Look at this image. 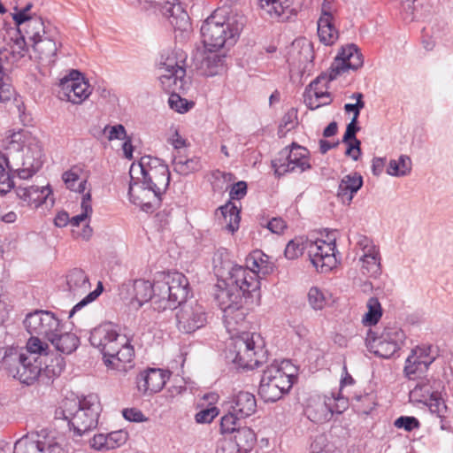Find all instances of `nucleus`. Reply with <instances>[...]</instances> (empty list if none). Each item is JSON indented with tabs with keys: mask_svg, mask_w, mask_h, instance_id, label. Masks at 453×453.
Listing matches in <instances>:
<instances>
[{
	"mask_svg": "<svg viewBox=\"0 0 453 453\" xmlns=\"http://www.w3.org/2000/svg\"><path fill=\"white\" fill-rule=\"evenodd\" d=\"M131 182L128 196L131 203L142 210L158 205L161 196L170 183V172L161 159L143 156L138 164H132L129 171Z\"/></svg>",
	"mask_w": 453,
	"mask_h": 453,
	"instance_id": "f257e3e1",
	"label": "nucleus"
},
{
	"mask_svg": "<svg viewBox=\"0 0 453 453\" xmlns=\"http://www.w3.org/2000/svg\"><path fill=\"white\" fill-rule=\"evenodd\" d=\"M14 90L4 74V69L0 70V103H5L12 99Z\"/></svg>",
	"mask_w": 453,
	"mask_h": 453,
	"instance_id": "052dcab7",
	"label": "nucleus"
},
{
	"mask_svg": "<svg viewBox=\"0 0 453 453\" xmlns=\"http://www.w3.org/2000/svg\"><path fill=\"white\" fill-rule=\"evenodd\" d=\"M27 52L26 42L23 37L11 38L0 50L1 59L4 58L12 65L18 63Z\"/></svg>",
	"mask_w": 453,
	"mask_h": 453,
	"instance_id": "473e14b6",
	"label": "nucleus"
},
{
	"mask_svg": "<svg viewBox=\"0 0 453 453\" xmlns=\"http://www.w3.org/2000/svg\"><path fill=\"white\" fill-rule=\"evenodd\" d=\"M304 250H306V241L303 242L301 238H295L287 244L285 256L288 259H295L301 256Z\"/></svg>",
	"mask_w": 453,
	"mask_h": 453,
	"instance_id": "6e6d98bb",
	"label": "nucleus"
},
{
	"mask_svg": "<svg viewBox=\"0 0 453 453\" xmlns=\"http://www.w3.org/2000/svg\"><path fill=\"white\" fill-rule=\"evenodd\" d=\"M429 411L431 413L435 414L436 417L440 418V427L441 430H450V423L448 419L449 410L445 402H435L432 403L431 409Z\"/></svg>",
	"mask_w": 453,
	"mask_h": 453,
	"instance_id": "603ef678",
	"label": "nucleus"
},
{
	"mask_svg": "<svg viewBox=\"0 0 453 453\" xmlns=\"http://www.w3.org/2000/svg\"><path fill=\"white\" fill-rule=\"evenodd\" d=\"M303 0H259L265 15L279 21L288 20L302 8Z\"/></svg>",
	"mask_w": 453,
	"mask_h": 453,
	"instance_id": "4be33fe9",
	"label": "nucleus"
},
{
	"mask_svg": "<svg viewBox=\"0 0 453 453\" xmlns=\"http://www.w3.org/2000/svg\"><path fill=\"white\" fill-rule=\"evenodd\" d=\"M380 255L358 258L360 272L366 277H378L381 273Z\"/></svg>",
	"mask_w": 453,
	"mask_h": 453,
	"instance_id": "a18cd8bd",
	"label": "nucleus"
},
{
	"mask_svg": "<svg viewBox=\"0 0 453 453\" xmlns=\"http://www.w3.org/2000/svg\"><path fill=\"white\" fill-rule=\"evenodd\" d=\"M40 453H65L59 441L50 435L36 434Z\"/></svg>",
	"mask_w": 453,
	"mask_h": 453,
	"instance_id": "3c124183",
	"label": "nucleus"
},
{
	"mask_svg": "<svg viewBox=\"0 0 453 453\" xmlns=\"http://www.w3.org/2000/svg\"><path fill=\"white\" fill-rule=\"evenodd\" d=\"M214 297L223 313V321L226 330L231 333L243 322L246 312L242 304V296L238 288L230 284L226 279L219 280L214 287Z\"/></svg>",
	"mask_w": 453,
	"mask_h": 453,
	"instance_id": "6e6552de",
	"label": "nucleus"
},
{
	"mask_svg": "<svg viewBox=\"0 0 453 453\" xmlns=\"http://www.w3.org/2000/svg\"><path fill=\"white\" fill-rule=\"evenodd\" d=\"M401 2L404 20L411 22L420 18V15L416 13L417 6L415 5V0H401Z\"/></svg>",
	"mask_w": 453,
	"mask_h": 453,
	"instance_id": "338daca9",
	"label": "nucleus"
},
{
	"mask_svg": "<svg viewBox=\"0 0 453 453\" xmlns=\"http://www.w3.org/2000/svg\"><path fill=\"white\" fill-rule=\"evenodd\" d=\"M24 326L31 337L42 336L49 340L59 331L60 320L51 311L37 310L26 316Z\"/></svg>",
	"mask_w": 453,
	"mask_h": 453,
	"instance_id": "dca6fc26",
	"label": "nucleus"
},
{
	"mask_svg": "<svg viewBox=\"0 0 453 453\" xmlns=\"http://www.w3.org/2000/svg\"><path fill=\"white\" fill-rule=\"evenodd\" d=\"M170 372L157 368H150L140 373L137 388L143 395L159 392L169 379Z\"/></svg>",
	"mask_w": 453,
	"mask_h": 453,
	"instance_id": "5701e85b",
	"label": "nucleus"
},
{
	"mask_svg": "<svg viewBox=\"0 0 453 453\" xmlns=\"http://www.w3.org/2000/svg\"><path fill=\"white\" fill-rule=\"evenodd\" d=\"M296 368L290 361H274L264 372L258 394L265 402H276L291 388Z\"/></svg>",
	"mask_w": 453,
	"mask_h": 453,
	"instance_id": "423d86ee",
	"label": "nucleus"
},
{
	"mask_svg": "<svg viewBox=\"0 0 453 453\" xmlns=\"http://www.w3.org/2000/svg\"><path fill=\"white\" fill-rule=\"evenodd\" d=\"M280 156L285 159L279 157L272 162L274 173L279 176L287 173H302L311 168L309 150L296 142L286 147L280 152Z\"/></svg>",
	"mask_w": 453,
	"mask_h": 453,
	"instance_id": "9b49d317",
	"label": "nucleus"
},
{
	"mask_svg": "<svg viewBox=\"0 0 453 453\" xmlns=\"http://www.w3.org/2000/svg\"><path fill=\"white\" fill-rule=\"evenodd\" d=\"M218 414L219 411L216 407L205 408L196 414L195 419L199 424H207L211 423Z\"/></svg>",
	"mask_w": 453,
	"mask_h": 453,
	"instance_id": "774afa93",
	"label": "nucleus"
},
{
	"mask_svg": "<svg viewBox=\"0 0 453 453\" xmlns=\"http://www.w3.org/2000/svg\"><path fill=\"white\" fill-rule=\"evenodd\" d=\"M220 211L223 217V223L226 230L232 234L238 230L240 225V210L232 202H228L220 207Z\"/></svg>",
	"mask_w": 453,
	"mask_h": 453,
	"instance_id": "ea45409f",
	"label": "nucleus"
},
{
	"mask_svg": "<svg viewBox=\"0 0 453 453\" xmlns=\"http://www.w3.org/2000/svg\"><path fill=\"white\" fill-rule=\"evenodd\" d=\"M437 357L438 351L433 345L422 344L416 346L411 350L405 360L404 375L411 380L421 378Z\"/></svg>",
	"mask_w": 453,
	"mask_h": 453,
	"instance_id": "f8f14e48",
	"label": "nucleus"
},
{
	"mask_svg": "<svg viewBox=\"0 0 453 453\" xmlns=\"http://www.w3.org/2000/svg\"><path fill=\"white\" fill-rule=\"evenodd\" d=\"M110 450L123 446L128 440V434L124 430H117L107 434Z\"/></svg>",
	"mask_w": 453,
	"mask_h": 453,
	"instance_id": "bf43d9fd",
	"label": "nucleus"
},
{
	"mask_svg": "<svg viewBox=\"0 0 453 453\" xmlns=\"http://www.w3.org/2000/svg\"><path fill=\"white\" fill-rule=\"evenodd\" d=\"M68 290L73 295H81L90 288V282L87 273L80 269L73 268L66 274Z\"/></svg>",
	"mask_w": 453,
	"mask_h": 453,
	"instance_id": "72a5a7b5",
	"label": "nucleus"
},
{
	"mask_svg": "<svg viewBox=\"0 0 453 453\" xmlns=\"http://www.w3.org/2000/svg\"><path fill=\"white\" fill-rule=\"evenodd\" d=\"M244 267L256 273L259 278H262L273 272V265L267 255L261 250H256L246 257Z\"/></svg>",
	"mask_w": 453,
	"mask_h": 453,
	"instance_id": "c756f323",
	"label": "nucleus"
},
{
	"mask_svg": "<svg viewBox=\"0 0 453 453\" xmlns=\"http://www.w3.org/2000/svg\"><path fill=\"white\" fill-rule=\"evenodd\" d=\"M33 7L34 4L32 1H27L25 4L19 0L15 1L12 16L17 27L37 16L31 12Z\"/></svg>",
	"mask_w": 453,
	"mask_h": 453,
	"instance_id": "37998d69",
	"label": "nucleus"
},
{
	"mask_svg": "<svg viewBox=\"0 0 453 453\" xmlns=\"http://www.w3.org/2000/svg\"><path fill=\"white\" fill-rule=\"evenodd\" d=\"M134 347L127 337L126 344L118 345L113 352L103 357V361L108 370L123 375L134 367Z\"/></svg>",
	"mask_w": 453,
	"mask_h": 453,
	"instance_id": "412c9836",
	"label": "nucleus"
},
{
	"mask_svg": "<svg viewBox=\"0 0 453 453\" xmlns=\"http://www.w3.org/2000/svg\"><path fill=\"white\" fill-rule=\"evenodd\" d=\"M81 77L82 74L79 71L72 70L60 80L58 96L61 100L71 101V95L75 92Z\"/></svg>",
	"mask_w": 453,
	"mask_h": 453,
	"instance_id": "58836bf2",
	"label": "nucleus"
},
{
	"mask_svg": "<svg viewBox=\"0 0 453 453\" xmlns=\"http://www.w3.org/2000/svg\"><path fill=\"white\" fill-rule=\"evenodd\" d=\"M89 342L92 346L100 349L103 357L113 352L118 345L126 344L127 336L120 334L116 329V326L107 322L95 327L89 336Z\"/></svg>",
	"mask_w": 453,
	"mask_h": 453,
	"instance_id": "f3484780",
	"label": "nucleus"
},
{
	"mask_svg": "<svg viewBox=\"0 0 453 453\" xmlns=\"http://www.w3.org/2000/svg\"><path fill=\"white\" fill-rule=\"evenodd\" d=\"M337 400L342 403V407L345 408L346 401L344 398H335L334 395L332 397L317 395L311 397L305 409V414L307 418L315 423H323L330 419L334 412L341 413L342 411L337 408H334L333 403Z\"/></svg>",
	"mask_w": 453,
	"mask_h": 453,
	"instance_id": "aec40b11",
	"label": "nucleus"
},
{
	"mask_svg": "<svg viewBox=\"0 0 453 453\" xmlns=\"http://www.w3.org/2000/svg\"><path fill=\"white\" fill-rule=\"evenodd\" d=\"M180 331L190 334L203 327L208 321L206 307L196 300L185 302L176 314Z\"/></svg>",
	"mask_w": 453,
	"mask_h": 453,
	"instance_id": "4468645a",
	"label": "nucleus"
},
{
	"mask_svg": "<svg viewBox=\"0 0 453 453\" xmlns=\"http://www.w3.org/2000/svg\"><path fill=\"white\" fill-rule=\"evenodd\" d=\"M10 150L22 152L21 165L16 169L20 179L32 177L42 165V147L29 130L21 129L11 136Z\"/></svg>",
	"mask_w": 453,
	"mask_h": 453,
	"instance_id": "1a4fd4ad",
	"label": "nucleus"
},
{
	"mask_svg": "<svg viewBox=\"0 0 453 453\" xmlns=\"http://www.w3.org/2000/svg\"><path fill=\"white\" fill-rule=\"evenodd\" d=\"M48 341L50 342L57 351L65 355L73 353L80 344V339L76 334L69 332L63 333L61 326L59 331L55 332Z\"/></svg>",
	"mask_w": 453,
	"mask_h": 453,
	"instance_id": "2f4dec72",
	"label": "nucleus"
},
{
	"mask_svg": "<svg viewBox=\"0 0 453 453\" xmlns=\"http://www.w3.org/2000/svg\"><path fill=\"white\" fill-rule=\"evenodd\" d=\"M318 35L325 45H332L338 39V31L334 27V18L319 17L318 20Z\"/></svg>",
	"mask_w": 453,
	"mask_h": 453,
	"instance_id": "4c0bfd02",
	"label": "nucleus"
},
{
	"mask_svg": "<svg viewBox=\"0 0 453 453\" xmlns=\"http://www.w3.org/2000/svg\"><path fill=\"white\" fill-rule=\"evenodd\" d=\"M356 256L358 258H364L372 256H379L380 249L377 245L373 243V242L365 235H358L357 243H356Z\"/></svg>",
	"mask_w": 453,
	"mask_h": 453,
	"instance_id": "49530a36",
	"label": "nucleus"
},
{
	"mask_svg": "<svg viewBox=\"0 0 453 453\" xmlns=\"http://www.w3.org/2000/svg\"><path fill=\"white\" fill-rule=\"evenodd\" d=\"M243 27L242 16L230 12L228 7L217 9L201 27L204 47L212 52L226 44L233 45Z\"/></svg>",
	"mask_w": 453,
	"mask_h": 453,
	"instance_id": "7ed1b4c3",
	"label": "nucleus"
},
{
	"mask_svg": "<svg viewBox=\"0 0 453 453\" xmlns=\"http://www.w3.org/2000/svg\"><path fill=\"white\" fill-rule=\"evenodd\" d=\"M75 88V92L71 95V103L79 104L84 102L92 93V88L88 81L82 76Z\"/></svg>",
	"mask_w": 453,
	"mask_h": 453,
	"instance_id": "864d4df0",
	"label": "nucleus"
},
{
	"mask_svg": "<svg viewBox=\"0 0 453 453\" xmlns=\"http://www.w3.org/2000/svg\"><path fill=\"white\" fill-rule=\"evenodd\" d=\"M160 83L162 88L170 93L168 104L171 109L179 113H185L194 106L192 101L182 98L179 93L187 88L185 80L186 69L173 58H168L160 66Z\"/></svg>",
	"mask_w": 453,
	"mask_h": 453,
	"instance_id": "0eeeda50",
	"label": "nucleus"
},
{
	"mask_svg": "<svg viewBox=\"0 0 453 453\" xmlns=\"http://www.w3.org/2000/svg\"><path fill=\"white\" fill-rule=\"evenodd\" d=\"M81 208V212L70 219V224L73 226H79L82 222L86 221V219L91 215L93 211L90 190H88V192L82 196Z\"/></svg>",
	"mask_w": 453,
	"mask_h": 453,
	"instance_id": "8fccbe9b",
	"label": "nucleus"
},
{
	"mask_svg": "<svg viewBox=\"0 0 453 453\" xmlns=\"http://www.w3.org/2000/svg\"><path fill=\"white\" fill-rule=\"evenodd\" d=\"M14 188V182L11 176L9 165H0V195H4Z\"/></svg>",
	"mask_w": 453,
	"mask_h": 453,
	"instance_id": "13d9d810",
	"label": "nucleus"
},
{
	"mask_svg": "<svg viewBox=\"0 0 453 453\" xmlns=\"http://www.w3.org/2000/svg\"><path fill=\"white\" fill-rule=\"evenodd\" d=\"M411 171V160L410 157L406 155H401L397 160H390L387 168L388 174L396 177L406 176Z\"/></svg>",
	"mask_w": 453,
	"mask_h": 453,
	"instance_id": "c03bdc74",
	"label": "nucleus"
},
{
	"mask_svg": "<svg viewBox=\"0 0 453 453\" xmlns=\"http://www.w3.org/2000/svg\"><path fill=\"white\" fill-rule=\"evenodd\" d=\"M363 186V178L357 173H352L342 177L339 183L337 196L345 204H349Z\"/></svg>",
	"mask_w": 453,
	"mask_h": 453,
	"instance_id": "cd10ccee",
	"label": "nucleus"
},
{
	"mask_svg": "<svg viewBox=\"0 0 453 453\" xmlns=\"http://www.w3.org/2000/svg\"><path fill=\"white\" fill-rule=\"evenodd\" d=\"M308 302L313 310L320 311L326 304V296L321 289L312 287L308 292Z\"/></svg>",
	"mask_w": 453,
	"mask_h": 453,
	"instance_id": "5fc2aeb1",
	"label": "nucleus"
},
{
	"mask_svg": "<svg viewBox=\"0 0 453 453\" xmlns=\"http://www.w3.org/2000/svg\"><path fill=\"white\" fill-rule=\"evenodd\" d=\"M173 171L180 175H188L202 169V163L197 157H186L176 155L173 160Z\"/></svg>",
	"mask_w": 453,
	"mask_h": 453,
	"instance_id": "e433bc0d",
	"label": "nucleus"
},
{
	"mask_svg": "<svg viewBox=\"0 0 453 453\" xmlns=\"http://www.w3.org/2000/svg\"><path fill=\"white\" fill-rule=\"evenodd\" d=\"M159 278L166 279L170 289V299H172L174 309L181 306L189 293V283L186 276L180 273H160Z\"/></svg>",
	"mask_w": 453,
	"mask_h": 453,
	"instance_id": "b1692460",
	"label": "nucleus"
},
{
	"mask_svg": "<svg viewBox=\"0 0 453 453\" xmlns=\"http://www.w3.org/2000/svg\"><path fill=\"white\" fill-rule=\"evenodd\" d=\"M144 3L148 7L157 9L162 15L171 19V23L175 26H180L178 20L187 23L188 16L182 6L177 3V0H139ZM147 8V6H145Z\"/></svg>",
	"mask_w": 453,
	"mask_h": 453,
	"instance_id": "393cba45",
	"label": "nucleus"
},
{
	"mask_svg": "<svg viewBox=\"0 0 453 453\" xmlns=\"http://www.w3.org/2000/svg\"><path fill=\"white\" fill-rule=\"evenodd\" d=\"M242 418L234 414V411H228L221 418L220 422V429L223 434L226 433H235V431L240 427L238 426V420Z\"/></svg>",
	"mask_w": 453,
	"mask_h": 453,
	"instance_id": "4d7b16f0",
	"label": "nucleus"
},
{
	"mask_svg": "<svg viewBox=\"0 0 453 453\" xmlns=\"http://www.w3.org/2000/svg\"><path fill=\"white\" fill-rule=\"evenodd\" d=\"M173 301L170 299V289L166 284V279L160 278L153 284L152 306L158 311L166 309H174Z\"/></svg>",
	"mask_w": 453,
	"mask_h": 453,
	"instance_id": "7c9ffc66",
	"label": "nucleus"
},
{
	"mask_svg": "<svg viewBox=\"0 0 453 453\" xmlns=\"http://www.w3.org/2000/svg\"><path fill=\"white\" fill-rule=\"evenodd\" d=\"M367 312L365 313L362 322L365 326H372L379 322L382 315L381 306L377 298L371 297L367 302Z\"/></svg>",
	"mask_w": 453,
	"mask_h": 453,
	"instance_id": "de8ad7c7",
	"label": "nucleus"
},
{
	"mask_svg": "<svg viewBox=\"0 0 453 453\" xmlns=\"http://www.w3.org/2000/svg\"><path fill=\"white\" fill-rule=\"evenodd\" d=\"M13 453H40L38 437L26 435L20 438L14 444Z\"/></svg>",
	"mask_w": 453,
	"mask_h": 453,
	"instance_id": "09e8293b",
	"label": "nucleus"
},
{
	"mask_svg": "<svg viewBox=\"0 0 453 453\" xmlns=\"http://www.w3.org/2000/svg\"><path fill=\"white\" fill-rule=\"evenodd\" d=\"M98 416L99 402L94 395L81 400L65 399L56 411V417L67 420L74 434L79 436L96 427Z\"/></svg>",
	"mask_w": 453,
	"mask_h": 453,
	"instance_id": "39448f33",
	"label": "nucleus"
},
{
	"mask_svg": "<svg viewBox=\"0 0 453 453\" xmlns=\"http://www.w3.org/2000/svg\"><path fill=\"white\" fill-rule=\"evenodd\" d=\"M153 284L145 280L124 282L119 288L120 297L128 302L131 309L139 310L145 303L152 302Z\"/></svg>",
	"mask_w": 453,
	"mask_h": 453,
	"instance_id": "a211bd4d",
	"label": "nucleus"
},
{
	"mask_svg": "<svg viewBox=\"0 0 453 453\" xmlns=\"http://www.w3.org/2000/svg\"><path fill=\"white\" fill-rule=\"evenodd\" d=\"M62 180L65 187L73 192L85 194L90 188H88V177L84 174V170L80 165H73L62 174Z\"/></svg>",
	"mask_w": 453,
	"mask_h": 453,
	"instance_id": "c85d7f7f",
	"label": "nucleus"
},
{
	"mask_svg": "<svg viewBox=\"0 0 453 453\" xmlns=\"http://www.w3.org/2000/svg\"><path fill=\"white\" fill-rule=\"evenodd\" d=\"M49 351L47 342L38 337H30L25 349H7L3 357V365L9 375L23 384L32 385L42 374V357H47Z\"/></svg>",
	"mask_w": 453,
	"mask_h": 453,
	"instance_id": "f03ea898",
	"label": "nucleus"
},
{
	"mask_svg": "<svg viewBox=\"0 0 453 453\" xmlns=\"http://www.w3.org/2000/svg\"><path fill=\"white\" fill-rule=\"evenodd\" d=\"M233 441L238 453H248L253 449L257 437L251 428L242 426L234 433Z\"/></svg>",
	"mask_w": 453,
	"mask_h": 453,
	"instance_id": "c9c22d12",
	"label": "nucleus"
},
{
	"mask_svg": "<svg viewBox=\"0 0 453 453\" xmlns=\"http://www.w3.org/2000/svg\"><path fill=\"white\" fill-rule=\"evenodd\" d=\"M229 354L234 363L247 369H255L266 360L261 336L249 332L232 338Z\"/></svg>",
	"mask_w": 453,
	"mask_h": 453,
	"instance_id": "9d476101",
	"label": "nucleus"
},
{
	"mask_svg": "<svg viewBox=\"0 0 453 453\" xmlns=\"http://www.w3.org/2000/svg\"><path fill=\"white\" fill-rule=\"evenodd\" d=\"M18 31L20 34L19 37H27L31 42H35L39 38L44 36L46 34L44 23L40 16H35L30 20L18 27Z\"/></svg>",
	"mask_w": 453,
	"mask_h": 453,
	"instance_id": "f704fd0d",
	"label": "nucleus"
},
{
	"mask_svg": "<svg viewBox=\"0 0 453 453\" xmlns=\"http://www.w3.org/2000/svg\"><path fill=\"white\" fill-rule=\"evenodd\" d=\"M33 48L42 61L53 62L57 53V44L52 39L42 36L33 42Z\"/></svg>",
	"mask_w": 453,
	"mask_h": 453,
	"instance_id": "a19ab883",
	"label": "nucleus"
},
{
	"mask_svg": "<svg viewBox=\"0 0 453 453\" xmlns=\"http://www.w3.org/2000/svg\"><path fill=\"white\" fill-rule=\"evenodd\" d=\"M291 58L294 65L296 63L300 67L302 65L305 67V64L311 61L313 58V51L311 43L307 42H294Z\"/></svg>",
	"mask_w": 453,
	"mask_h": 453,
	"instance_id": "79ce46f5",
	"label": "nucleus"
},
{
	"mask_svg": "<svg viewBox=\"0 0 453 453\" xmlns=\"http://www.w3.org/2000/svg\"><path fill=\"white\" fill-rule=\"evenodd\" d=\"M306 250L312 265L320 273L330 272L336 266L335 238L306 240Z\"/></svg>",
	"mask_w": 453,
	"mask_h": 453,
	"instance_id": "ddd939ff",
	"label": "nucleus"
},
{
	"mask_svg": "<svg viewBox=\"0 0 453 453\" xmlns=\"http://www.w3.org/2000/svg\"><path fill=\"white\" fill-rule=\"evenodd\" d=\"M363 65L362 54L354 44L342 47L341 51L334 58L331 65L327 76H319L313 81L304 94V101L307 106L315 110L319 108V99L326 97L325 94L327 92L326 85L327 81L337 79L339 75L349 71L357 70Z\"/></svg>",
	"mask_w": 453,
	"mask_h": 453,
	"instance_id": "20e7f679",
	"label": "nucleus"
},
{
	"mask_svg": "<svg viewBox=\"0 0 453 453\" xmlns=\"http://www.w3.org/2000/svg\"><path fill=\"white\" fill-rule=\"evenodd\" d=\"M36 187L37 185H19L15 188L16 195L23 204H31V196L36 195V192H35Z\"/></svg>",
	"mask_w": 453,
	"mask_h": 453,
	"instance_id": "69168bd1",
	"label": "nucleus"
},
{
	"mask_svg": "<svg viewBox=\"0 0 453 453\" xmlns=\"http://www.w3.org/2000/svg\"><path fill=\"white\" fill-rule=\"evenodd\" d=\"M226 411H234L237 416L245 418L256 412L257 400L255 395L247 391H240L225 403Z\"/></svg>",
	"mask_w": 453,
	"mask_h": 453,
	"instance_id": "a878e982",
	"label": "nucleus"
},
{
	"mask_svg": "<svg viewBox=\"0 0 453 453\" xmlns=\"http://www.w3.org/2000/svg\"><path fill=\"white\" fill-rule=\"evenodd\" d=\"M260 279L258 274L239 265L231 266L227 277L230 284L238 288L245 297H259Z\"/></svg>",
	"mask_w": 453,
	"mask_h": 453,
	"instance_id": "6ab92c4d",
	"label": "nucleus"
},
{
	"mask_svg": "<svg viewBox=\"0 0 453 453\" xmlns=\"http://www.w3.org/2000/svg\"><path fill=\"white\" fill-rule=\"evenodd\" d=\"M403 338V333L398 329H387L380 336L368 331L365 344L370 352L382 357H391L399 349V342Z\"/></svg>",
	"mask_w": 453,
	"mask_h": 453,
	"instance_id": "2eb2a0df",
	"label": "nucleus"
},
{
	"mask_svg": "<svg viewBox=\"0 0 453 453\" xmlns=\"http://www.w3.org/2000/svg\"><path fill=\"white\" fill-rule=\"evenodd\" d=\"M35 192H36V195H33V196H31V204L27 205L37 208L46 203L48 197L51 194V189L49 186H37Z\"/></svg>",
	"mask_w": 453,
	"mask_h": 453,
	"instance_id": "e2e57ef3",
	"label": "nucleus"
},
{
	"mask_svg": "<svg viewBox=\"0 0 453 453\" xmlns=\"http://www.w3.org/2000/svg\"><path fill=\"white\" fill-rule=\"evenodd\" d=\"M418 381L410 391V399L416 403H422L426 404L429 410L431 404L435 402H444L441 397V394L432 385L431 380L426 377H421L418 379Z\"/></svg>",
	"mask_w": 453,
	"mask_h": 453,
	"instance_id": "bb28decb",
	"label": "nucleus"
},
{
	"mask_svg": "<svg viewBox=\"0 0 453 453\" xmlns=\"http://www.w3.org/2000/svg\"><path fill=\"white\" fill-rule=\"evenodd\" d=\"M103 285L101 282H98L96 288L90 293H88L81 301L76 303L73 309L69 312V318L73 317L75 312L80 311L81 308L88 304L89 303L95 301L102 293Z\"/></svg>",
	"mask_w": 453,
	"mask_h": 453,
	"instance_id": "680f3d73",
	"label": "nucleus"
},
{
	"mask_svg": "<svg viewBox=\"0 0 453 453\" xmlns=\"http://www.w3.org/2000/svg\"><path fill=\"white\" fill-rule=\"evenodd\" d=\"M104 134L107 135L109 141L125 140L127 138L126 129L123 125L110 126L107 125L104 128Z\"/></svg>",
	"mask_w": 453,
	"mask_h": 453,
	"instance_id": "0e129e2a",
	"label": "nucleus"
}]
</instances>
